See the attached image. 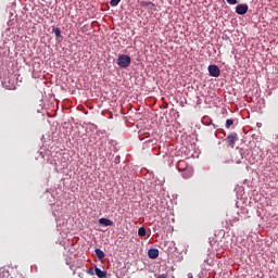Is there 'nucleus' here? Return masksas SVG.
Masks as SVG:
<instances>
[{"instance_id": "6", "label": "nucleus", "mask_w": 278, "mask_h": 278, "mask_svg": "<svg viewBox=\"0 0 278 278\" xmlns=\"http://www.w3.org/2000/svg\"><path fill=\"white\" fill-rule=\"evenodd\" d=\"M99 224L104 225V227H112L114 225V222H112L111 219H108L105 217H102L99 219Z\"/></svg>"}, {"instance_id": "13", "label": "nucleus", "mask_w": 278, "mask_h": 278, "mask_svg": "<svg viewBox=\"0 0 278 278\" xmlns=\"http://www.w3.org/2000/svg\"><path fill=\"white\" fill-rule=\"evenodd\" d=\"M182 177H184V179H190V177H192V173L185 172V173H182Z\"/></svg>"}, {"instance_id": "10", "label": "nucleus", "mask_w": 278, "mask_h": 278, "mask_svg": "<svg viewBox=\"0 0 278 278\" xmlns=\"http://www.w3.org/2000/svg\"><path fill=\"white\" fill-rule=\"evenodd\" d=\"M52 31L55 35V38H62V30H60V28L53 27Z\"/></svg>"}, {"instance_id": "2", "label": "nucleus", "mask_w": 278, "mask_h": 278, "mask_svg": "<svg viewBox=\"0 0 278 278\" xmlns=\"http://www.w3.org/2000/svg\"><path fill=\"white\" fill-rule=\"evenodd\" d=\"M224 142H226L227 147H236V142H238V134L236 132H230L225 139Z\"/></svg>"}, {"instance_id": "3", "label": "nucleus", "mask_w": 278, "mask_h": 278, "mask_svg": "<svg viewBox=\"0 0 278 278\" xmlns=\"http://www.w3.org/2000/svg\"><path fill=\"white\" fill-rule=\"evenodd\" d=\"M208 75L211 77H220V68L218 67V65H210Z\"/></svg>"}, {"instance_id": "1", "label": "nucleus", "mask_w": 278, "mask_h": 278, "mask_svg": "<svg viewBox=\"0 0 278 278\" xmlns=\"http://www.w3.org/2000/svg\"><path fill=\"white\" fill-rule=\"evenodd\" d=\"M131 64V56L127 54H121L117 58V65L119 68H127Z\"/></svg>"}, {"instance_id": "14", "label": "nucleus", "mask_w": 278, "mask_h": 278, "mask_svg": "<svg viewBox=\"0 0 278 278\" xmlns=\"http://www.w3.org/2000/svg\"><path fill=\"white\" fill-rule=\"evenodd\" d=\"M233 125V119H227L226 121V129H229Z\"/></svg>"}, {"instance_id": "7", "label": "nucleus", "mask_w": 278, "mask_h": 278, "mask_svg": "<svg viewBox=\"0 0 278 278\" xmlns=\"http://www.w3.org/2000/svg\"><path fill=\"white\" fill-rule=\"evenodd\" d=\"M94 270H96L97 277H99V278H108V271L101 270V268H99L97 266L94 267Z\"/></svg>"}, {"instance_id": "9", "label": "nucleus", "mask_w": 278, "mask_h": 278, "mask_svg": "<svg viewBox=\"0 0 278 278\" xmlns=\"http://www.w3.org/2000/svg\"><path fill=\"white\" fill-rule=\"evenodd\" d=\"M94 253H96L98 260H103L105 257V252H103V250H101V249H96Z\"/></svg>"}, {"instance_id": "11", "label": "nucleus", "mask_w": 278, "mask_h": 278, "mask_svg": "<svg viewBox=\"0 0 278 278\" xmlns=\"http://www.w3.org/2000/svg\"><path fill=\"white\" fill-rule=\"evenodd\" d=\"M138 236H140V238H144V236H147V229H144V227H140L138 229Z\"/></svg>"}, {"instance_id": "4", "label": "nucleus", "mask_w": 278, "mask_h": 278, "mask_svg": "<svg viewBox=\"0 0 278 278\" xmlns=\"http://www.w3.org/2000/svg\"><path fill=\"white\" fill-rule=\"evenodd\" d=\"M237 14H240L241 16L247 14L249 12V4H238L236 7Z\"/></svg>"}, {"instance_id": "17", "label": "nucleus", "mask_w": 278, "mask_h": 278, "mask_svg": "<svg viewBox=\"0 0 278 278\" xmlns=\"http://www.w3.org/2000/svg\"><path fill=\"white\" fill-rule=\"evenodd\" d=\"M244 156H242V152H240V159L236 160V164H241Z\"/></svg>"}, {"instance_id": "12", "label": "nucleus", "mask_w": 278, "mask_h": 278, "mask_svg": "<svg viewBox=\"0 0 278 278\" xmlns=\"http://www.w3.org/2000/svg\"><path fill=\"white\" fill-rule=\"evenodd\" d=\"M118 3H121V0H111L110 1L111 8H116V5H118Z\"/></svg>"}, {"instance_id": "16", "label": "nucleus", "mask_w": 278, "mask_h": 278, "mask_svg": "<svg viewBox=\"0 0 278 278\" xmlns=\"http://www.w3.org/2000/svg\"><path fill=\"white\" fill-rule=\"evenodd\" d=\"M229 5H236L238 3V0H226Z\"/></svg>"}, {"instance_id": "5", "label": "nucleus", "mask_w": 278, "mask_h": 278, "mask_svg": "<svg viewBox=\"0 0 278 278\" xmlns=\"http://www.w3.org/2000/svg\"><path fill=\"white\" fill-rule=\"evenodd\" d=\"M148 256L150 257V260H157V257L160 256V250L155 248L150 249L148 251Z\"/></svg>"}, {"instance_id": "8", "label": "nucleus", "mask_w": 278, "mask_h": 278, "mask_svg": "<svg viewBox=\"0 0 278 278\" xmlns=\"http://www.w3.org/2000/svg\"><path fill=\"white\" fill-rule=\"evenodd\" d=\"M141 8H149V10H153V8H155V3L149 2V1H142Z\"/></svg>"}, {"instance_id": "15", "label": "nucleus", "mask_w": 278, "mask_h": 278, "mask_svg": "<svg viewBox=\"0 0 278 278\" xmlns=\"http://www.w3.org/2000/svg\"><path fill=\"white\" fill-rule=\"evenodd\" d=\"M86 273H87V275H91V276L96 275V271L92 268L87 269Z\"/></svg>"}]
</instances>
